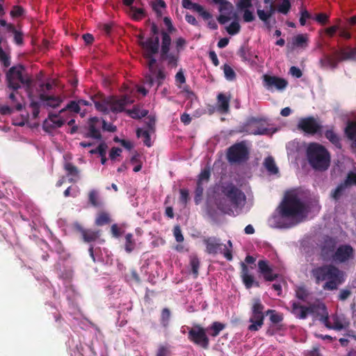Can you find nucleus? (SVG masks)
<instances>
[{
	"label": "nucleus",
	"mask_w": 356,
	"mask_h": 356,
	"mask_svg": "<svg viewBox=\"0 0 356 356\" xmlns=\"http://www.w3.org/2000/svg\"><path fill=\"white\" fill-rule=\"evenodd\" d=\"M258 272L261 275L266 282H273L275 280L278 275L274 273L273 268L269 265L266 260H259L257 263Z\"/></svg>",
	"instance_id": "nucleus-13"
},
{
	"label": "nucleus",
	"mask_w": 356,
	"mask_h": 356,
	"mask_svg": "<svg viewBox=\"0 0 356 356\" xmlns=\"http://www.w3.org/2000/svg\"><path fill=\"white\" fill-rule=\"evenodd\" d=\"M297 127L299 130L307 134L314 135L321 130L322 126L314 117L310 116L301 118L298 123Z\"/></svg>",
	"instance_id": "nucleus-11"
},
{
	"label": "nucleus",
	"mask_w": 356,
	"mask_h": 356,
	"mask_svg": "<svg viewBox=\"0 0 356 356\" xmlns=\"http://www.w3.org/2000/svg\"><path fill=\"white\" fill-rule=\"evenodd\" d=\"M170 355L169 348L165 346H161L157 351L156 356H168Z\"/></svg>",
	"instance_id": "nucleus-64"
},
{
	"label": "nucleus",
	"mask_w": 356,
	"mask_h": 356,
	"mask_svg": "<svg viewBox=\"0 0 356 356\" xmlns=\"http://www.w3.org/2000/svg\"><path fill=\"white\" fill-rule=\"evenodd\" d=\"M24 10L22 6H15L10 11V15L14 17H19L23 15Z\"/></svg>",
	"instance_id": "nucleus-59"
},
{
	"label": "nucleus",
	"mask_w": 356,
	"mask_h": 356,
	"mask_svg": "<svg viewBox=\"0 0 356 356\" xmlns=\"http://www.w3.org/2000/svg\"><path fill=\"white\" fill-rule=\"evenodd\" d=\"M346 188L347 187L344 186L343 181L341 182L335 189L332 191L330 193V197L334 201H338L344 194Z\"/></svg>",
	"instance_id": "nucleus-34"
},
{
	"label": "nucleus",
	"mask_w": 356,
	"mask_h": 356,
	"mask_svg": "<svg viewBox=\"0 0 356 356\" xmlns=\"http://www.w3.org/2000/svg\"><path fill=\"white\" fill-rule=\"evenodd\" d=\"M291 7V4L289 0H282V2L280 5H279L277 8V10L284 15H286Z\"/></svg>",
	"instance_id": "nucleus-45"
},
{
	"label": "nucleus",
	"mask_w": 356,
	"mask_h": 356,
	"mask_svg": "<svg viewBox=\"0 0 356 356\" xmlns=\"http://www.w3.org/2000/svg\"><path fill=\"white\" fill-rule=\"evenodd\" d=\"M332 54H324L319 60V65L323 69L334 70L338 67L339 63L343 61H356V47L346 46L336 49H330Z\"/></svg>",
	"instance_id": "nucleus-2"
},
{
	"label": "nucleus",
	"mask_w": 356,
	"mask_h": 356,
	"mask_svg": "<svg viewBox=\"0 0 356 356\" xmlns=\"http://www.w3.org/2000/svg\"><path fill=\"white\" fill-rule=\"evenodd\" d=\"M218 110L221 113H227L229 111V97L222 93L218 95Z\"/></svg>",
	"instance_id": "nucleus-27"
},
{
	"label": "nucleus",
	"mask_w": 356,
	"mask_h": 356,
	"mask_svg": "<svg viewBox=\"0 0 356 356\" xmlns=\"http://www.w3.org/2000/svg\"><path fill=\"white\" fill-rule=\"evenodd\" d=\"M173 234L177 242L181 243L184 241V238L179 226H175L174 227Z\"/></svg>",
	"instance_id": "nucleus-60"
},
{
	"label": "nucleus",
	"mask_w": 356,
	"mask_h": 356,
	"mask_svg": "<svg viewBox=\"0 0 356 356\" xmlns=\"http://www.w3.org/2000/svg\"><path fill=\"white\" fill-rule=\"evenodd\" d=\"M101 127L102 119L97 117L90 118L89 119L88 125V131L86 134V137L97 140H102V136L99 130Z\"/></svg>",
	"instance_id": "nucleus-14"
},
{
	"label": "nucleus",
	"mask_w": 356,
	"mask_h": 356,
	"mask_svg": "<svg viewBox=\"0 0 356 356\" xmlns=\"http://www.w3.org/2000/svg\"><path fill=\"white\" fill-rule=\"evenodd\" d=\"M305 211V204L297 193H288L285 195L279 207V213L282 218H293L302 215Z\"/></svg>",
	"instance_id": "nucleus-4"
},
{
	"label": "nucleus",
	"mask_w": 356,
	"mask_h": 356,
	"mask_svg": "<svg viewBox=\"0 0 356 356\" xmlns=\"http://www.w3.org/2000/svg\"><path fill=\"white\" fill-rule=\"evenodd\" d=\"M188 339L191 342L203 349L207 350L209 347V339L207 334V330L199 324L194 325L189 330Z\"/></svg>",
	"instance_id": "nucleus-9"
},
{
	"label": "nucleus",
	"mask_w": 356,
	"mask_h": 356,
	"mask_svg": "<svg viewBox=\"0 0 356 356\" xmlns=\"http://www.w3.org/2000/svg\"><path fill=\"white\" fill-rule=\"evenodd\" d=\"M336 251V243L332 238L326 239L321 249V255L323 260L334 259Z\"/></svg>",
	"instance_id": "nucleus-19"
},
{
	"label": "nucleus",
	"mask_w": 356,
	"mask_h": 356,
	"mask_svg": "<svg viewBox=\"0 0 356 356\" xmlns=\"http://www.w3.org/2000/svg\"><path fill=\"white\" fill-rule=\"evenodd\" d=\"M262 79L264 87L270 91H273V89L283 90L288 85L286 79L276 76L264 74Z\"/></svg>",
	"instance_id": "nucleus-12"
},
{
	"label": "nucleus",
	"mask_w": 356,
	"mask_h": 356,
	"mask_svg": "<svg viewBox=\"0 0 356 356\" xmlns=\"http://www.w3.org/2000/svg\"><path fill=\"white\" fill-rule=\"evenodd\" d=\"M316 284L326 281L323 286L325 290H335L343 282V272L337 267L329 264L316 267L312 270Z\"/></svg>",
	"instance_id": "nucleus-1"
},
{
	"label": "nucleus",
	"mask_w": 356,
	"mask_h": 356,
	"mask_svg": "<svg viewBox=\"0 0 356 356\" xmlns=\"http://www.w3.org/2000/svg\"><path fill=\"white\" fill-rule=\"evenodd\" d=\"M139 44L145 50L146 54H156L159 49V36L149 38L146 41H140Z\"/></svg>",
	"instance_id": "nucleus-20"
},
{
	"label": "nucleus",
	"mask_w": 356,
	"mask_h": 356,
	"mask_svg": "<svg viewBox=\"0 0 356 356\" xmlns=\"http://www.w3.org/2000/svg\"><path fill=\"white\" fill-rule=\"evenodd\" d=\"M325 138L329 140L336 147L341 149V143L339 136L332 130H327L325 133Z\"/></svg>",
	"instance_id": "nucleus-30"
},
{
	"label": "nucleus",
	"mask_w": 356,
	"mask_h": 356,
	"mask_svg": "<svg viewBox=\"0 0 356 356\" xmlns=\"http://www.w3.org/2000/svg\"><path fill=\"white\" fill-rule=\"evenodd\" d=\"M67 110H69L76 113H79L80 112L79 104L76 101H71L67 104V106L64 108L60 111V113H62Z\"/></svg>",
	"instance_id": "nucleus-43"
},
{
	"label": "nucleus",
	"mask_w": 356,
	"mask_h": 356,
	"mask_svg": "<svg viewBox=\"0 0 356 356\" xmlns=\"http://www.w3.org/2000/svg\"><path fill=\"white\" fill-rule=\"evenodd\" d=\"M345 328H346V325H344L341 322V321L339 319V318L338 316H334L332 330L340 331Z\"/></svg>",
	"instance_id": "nucleus-52"
},
{
	"label": "nucleus",
	"mask_w": 356,
	"mask_h": 356,
	"mask_svg": "<svg viewBox=\"0 0 356 356\" xmlns=\"http://www.w3.org/2000/svg\"><path fill=\"white\" fill-rule=\"evenodd\" d=\"M24 67L23 65L13 66L10 67L6 74L7 86L13 90L20 88V84L26 87L27 91L30 90L32 85V79L27 75L23 74Z\"/></svg>",
	"instance_id": "nucleus-5"
},
{
	"label": "nucleus",
	"mask_w": 356,
	"mask_h": 356,
	"mask_svg": "<svg viewBox=\"0 0 356 356\" xmlns=\"http://www.w3.org/2000/svg\"><path fill=\"white\" fill-rule=\"evenodd\" d=\"M353 248L349 245H341L335 251L333 260L340 263L353 258Z\"/></svg>",
	"instance_id": "nucleus-16"
},
{
	"label": "nucleus",
	"mask_w": 356,
	"mask_h": 356,
	"mask_svg": "<svg viewBox=\"0 0 356 356\" xmlns=\"http://www.w3.org/2000/svg\"><path fill=\"white\" fill-rule=\"evenodd\" d=\"M222 68L225 74V77L226 78L227 80L234 81L236 79V73L230 65L225 64Z\"/></svg>",
	"instance_id": "nucleus-42"
},
{
	"label": "nucleus",
	"mask_w": 356,
	"mask_h": 356,
	"mask_svg": "<svg viewBox=\"0 0 356 356\" xmlns=\"http://www.w3.org/2000/svg\"><path fill=\"white\" fill-rule=\"evenodd\" d=\"M232 4L227 1H225L222 3H219V11L222 14L230 15L233 10Z\"/></svg>",
	"instance_id": "nucleus-44"
},
{
	"label": "nucleus",
	"mask_w": 356,
	"mask_h": 356,
	"mask_svg": "<svg viewBox=\"0 0 356 356\" xmlns=\"http://www.w3.org/2000/svg\"><path fill=\"white\" fill-rule=\"evenodd\" d=\"M111 221V220L108 213L100 211L97 213L95 222L97 226H103L109 224Z\"/></svg>",
	"instance_id": "nucleus-31"
},
{
	"label": "nucleus",
	"mask_w": 356,
	"mask_h": 356,
	"mask_svg": "<svg viewBox=\"0 0 356 356\" xmlns=\"http://www.w3.org/2000/svg\"><path fill=\"white\" fill-rule=\"evenodd\" d=\"M265 307L260 298H254L252 300L251 315L249 319L251 324L248 326V330L251 332L258 331L264 325L266 316Z\"/></svg>",
	"instance_id": "nucleus-6"
},
{
	"label": "nucleus",
	"mask_w": 356,
	"mask_h": 356,
	"mask_svg": "<svg viewBox=\"0 0 356 356\" xmlns=\"http://www.w3.org/2000/svg\"><path fill=\"white\" fill-rule=\"evenodd\" d=\"M292 312L296 317L305 319L307 317L308 314L314 312V309L312 307H305L298 302H293L292 304Z\"/></svg>",
	"instance_id": "nucleus-22"
},
{
	"label": "nucleus",
	"mask_w": 356,
	"mask_h": 356,
	"mask_svg": "<svg viewBox=\"0 0 356 356\" xmlns=\"http://www.w3.org/2000/svg\"><path fill=\"white\" fill-rule=\"evenodd\" d=\"M95 106L96 109L103 113L107 114L109 113V104L108 98L102 101H95Z\"/></svg>",
	"instance_id": "nucleus-39"
},
{
	"label": "nucleus",
	"mask_w": 356,
	"mask_h": 356,
	"mask_svg": "<svg viewBox=\"0 0 356 356\" xmlns=\"http://www.w3.org/2000/svg\"><path fill=\"white\" fill-rule=\"evenodd\" d=\"M107 145L105 142H102L97 148L91 149L89 152L91 154H99V156L106 154Z\"/></svg>",
	"instance_id": "nucleus-51"
},
{
	"label": "nucleus",
	"mask_w": 356,
	"mask_h": 356,
	"mask_svg": "<svg viewBox=\"0 0 356 356\" xmlns=\"http://www.w3.org/2000/svg\"><path fill=\"white\" fill-rule=\"evenodd\" d=\"M264 165L268 172L270 174H277L278 168L277 167L274 159L269 156L264 159Z\"/></svg>",
	"instance_id": "nucleus-32"
},
{
	"label": "nucleus",
	"mask_w": 356,
	"mask_h": 356,
	"mask_svg": "<svg viewBox=\"0 0 356 356\" xmlns=\"http://www.w3.org/2000/svg\"><path fill=\"white\" fill-rule=\"evenodd\" d=\"M252 0H240L237 4L238 9L243 10L252 7Z\"/></svg>",
	"instance_id": "nucleus-62"
},
{
	"label": "nucleus",
	"mask_w": 356,
	"mask_h": 356,
	"mask_svg": "<svg viewBox=\"0 0 356 356\" xmlns=\"http://www.w3.org/2000/svg\"><path fill=\"white\" fill-rule=\"evenodd\" d=\"M162 35V42H161V53L165 54L167 51H170V47L171 45V38L170 35L165 31L161 32Z\"/></svg>",
	"instance_id": "nucleus-33"
},
{
	"label": "nucleus",
	"mask_w": 356,
	"mask_h": 356,
	"mask_svg": "<svg viewBox=\"0 0 356 356\" xmlns=\"http://www.w3.org/2000/svg\"><path fill=\"white\" fill-rule=\"evenodd\" d=\"M296 295L298 299L305 301L307 298L309 293L305 286H298L296 290Z\"/></svg>",
	"instance_id": "nucleus-49"
},
{
	"label": "nucleus",
	"mask_w": 356,
	"mask_h": 356,
	"mask_svg": "<svg viewBox=\"0 0 356 356\" xmlns=\"http://www.w3.org/2000/svg\"><path fill=\"white\" fill-rule=\"evenodd\" d=\"M257 14L259 18L266 24L268 23V20L270 18V16L269 15L267 11H264V10L261 9H257Z\"/></svg>",
	"instance_id": "nucleus-56"
},
{
	"label": "nucleus",
	"mask_w": 356,
	"mask_h": 356,
	"mask_svg": "<svg viewBox=\"0 0 356 356\" xmlns=\"http://www.w3.org/2000/svg\"><path fill=\"white\" fill-rule=\"evenodd\" d=\"M203 243L206 246V252L209 254H217L222 246L220 239L216 237L204 238Z\"/></svg>",
	"instance_id": "nucleus-21"
},
{
	"label": "nucleus",
	"mask_w": 356,
	"mask_h": 356,
	"mask_svg": "<svg viewBox=\"0 0 356 356\" xmlns=\"http://www.w3.org/2000/svg\"><path fill=\"white\" fill-rule=\"evenodd\" d=\"M161 60L163 61H166L168 67L171 68H175L178 65V60L179 58V52L173 53L167 51L165 54L163 53L160 54Z\"/></svg>",
	"instance_id": "nucleus-23"
},
{
	"label": "nucleus",
	"mask_w": 356,
	"mask_h": 356,
	"mask_svg": "<svg viewBox=\"0 0 356 356\" xmlns=\"http://www.w3.org/2000/svg\"><path fill=\"white\" fill-rule=\"evenodd\" d=\"M241 277L245 288L250 289L253 286L259 287V283L254 280L253 275L250 274L248 266L245 263L242 262L241 264Z\"/></svg>",
	"instance_id": "nucleus-18"
},
{
	"label": "nucleus",
	"mask_w": 356,
	"mask_h": 356,
	"mask_svg": "<svg viewBox=\"0 0 356 356\" xmlns=\"http://www.w3.org/2000/svg\"><path fill=\"white\" fill-rule=\"evenodd\" d=\"M170 315V311L168 308L163 309L161 314V323L163 326L166 327L168 325Z\"/></svg>",
	"instance_id": "nucleus-46"
},
{
	"label": "nucleus",
	"mask_w": 356,
	"mask_h": 356,
	"mask_svg": "<svg viewBox=\"0 0 356 356\" xmlns=\"http://www.w3.org/2000/svg\"><path fill=\"white\" fill-rule=\"evenodd\" d=\"M190 266L194 277H197L199 275L200 261L197 255L193 254L190 256Z\"/></svg>",
	"instance_id": "nucleus-35"
},
{
	"label": "nucleus",
	"mask_w": 356,
	"mask_h": 356,
	"mask_svg": "<svg viewBox=\"0 0 356 356\" xmlns=\"http://www.w3.org/2000/svg\"><path fill=\"white\" fill-rule=\"evenodd\" d=\"M102 127L104 131H107L109 132H115L117 131L116 126L113 125L112 123H107L103 119H102Z\"/></svg>",
	"instance_id": "nucleus-57"
},
{
	"label": "nucleus",
	"mask_w": 356,
	"mask_h": 356,
	"mask_svg": "<svg viewBox=\"0 0 356 356\" xmlns=\"http://www.w3.org/2000/svg\"><path fill=\"white\" fill-rule=\"evenodd\" d=\"M130 15L134 19L137 21L142 19L146 15L145 10L143 8H136L135 6H131Z\"/></svg>",
	"instance_id": "nucleus-37"
},
{
	"label": "nucleus",
	"mask_w": 356,
	"mask_h": 356,
	"mask_svg": "<svg viewBox=\"0 0 356 356\" xmlns=\"http://www.w3.org/2000/svg\"><path fill=\"white\" fill-rule=\"evenodd\" d=\"M65 169L67 171L69 175L74 176L78 175L77 168L70 163H67L65 164Z\"/></svg>",
	"instance_id": "nucleus-63"
},
{
	"label": "nucleus",
	"mask_w": 356,
	"mask_h": 356,
	"mask_svg": "<svg viewBox=\"0 0 356 356\" xmlns=\"http://www.w3.org/2000/svg\"><path fill=\"white\" fill-rule=\"evenodd\" d=\"M227 31L229 35L237 34L241 29V26L237 22H232L229 26L227 27Z\"/></svg>",
	"instance_id": "nucleus-50"
},
{
	"label": "nucleus",
	"mask_w": 356,
	"mask_h": 356,
	"mask_svg": "<svg viewBox=\"0 0 356 356\" xmlns=\"http://www.w3.org/2000/svg\"><path fill=\"white\" fill-rule=\"evenodd\" d=\"M204 192L203 184L197 182V186L195 189V202L198 204L200 201Z\"/></svg>",
	"instance_id": "nucleus-53"
},
{
	"label": "nucleus",
	"mask_w": 356,
	"mask_h": 356,
	"mask_svg": "<svg viewBox=\"0 0 356 356\" xmlns=\"http://www.w3.org/2000/svg\"><path fill=\"white\" fill-rule=\"evenodd\" d=\"M245 131L253 135H272L277 131V129L271 131L270 129L267 128L264 120L252 117L247 121Z\"/></svg>",
	"instance_id": "nucleus-10"
},
{
	"label": "nucleus",
	"mask_w": 356,
	"mask_h": 356,
	"mask_svg": "<svg viewBox=\"0 0 356 356\" xmlns=\"http://www.w3.org/2000/svg\"><path fill=\"white\" fill-rule=\"evenodd\" d=\"M211 176V172L209 168L204 169L199 175L198 183L203 184V181H209Z\"/></svg>",
	"instance_id": "nucleus-54"
},
{
	"label": "nucleus",
	"mask_w": 356,
	"mask_h": 356,
	"mask_svg": "<svg viewBox=\"0 0 356 356\" xmlns=\"http://www.w3.org/2000/svg\"><path fill=\"white\" fill-rule=\"evenodd\" d=\"M88 202L93 207L99 208L104 204L99 192L97 190L92 189L88 193Z\"/></svg>",
	"instance_id": "nucleus-26"
},
{
	"label": "nucleus",
	"mask_w": 356,
	"mask_h": 356,
	"mask_svg": "<svg viewBox=\"0 0 356 356\" xmlns=\"http://www.w3.org/2000/svg\"><path fill=\"white\" fill-rule=\"evenodd\" d=\"M225 324L218 321H214L206 330L209 332L210 336L212 337H216L219 335L220 332L225 328Z\"/></svg>",
	"instance_id": "nucleus-28"
},
{
	"label": "nucleus",
	"mask_w": 356,
	"mask_h": 356,
	"mask_svg": "<svg viewBox=\"0 0 356 356\" xmlns=\"http://www.w3.org/2000/svg\"><path fill=\"white\" fill-rule=\"evenodd\" d=\"M10 31L14 34V42L16 44L21 46L24 44V35L20 31L10 25Z\"/></svg>",
	"instance_id": "nucleus-40"
},
{
	"label": "nucleus",
	"mask_w": 356,
	"mask_h": 356,
	"mask_svg": "<svg viewBox=\"0 0 356 356\" xmlns=\"http://www.w3.org/2000/svg\"><path fill=\"white\" fill-rule=\"evenodd\" d=\"M237 54L241 58L243 61H250L252 54L248 46H241Z\"/></svg>",
	"instance_id": "nucleus-38"
},
{
	"label": "nucleus",
	"mask_w": 356,
	"mask_h": 356,
	"mask_svg": "<svg viewBox=\"0 0 356 356\" xmlns=\"http://www.w3.org/2000/svg\"><path fill=\"white\" fill-rule=\"evenodd\" d=\"M266 315H270V320L274 324L279 323L283 320L282 314H279L273 309H268L266 312Z\"/></svg>",
	"instance_id": "nucleus-41"
},
{
	"label": "nucleus",
	"mask_w": 356,
	"mask_h": 356,
	"mask_svg": "<svg viewBox=\"0 0 356 356\" xmlns=\"http://www.w3.org/2000/svg\"><path fill=\"white\" fill-rule=\"evenodd\" d=\"M74 229L79 232L84 242L91 243L95 241L101 235L100 230H93L91 229H85L79 223L74 225Z\"/></svg>",
	"instance_id": "nucleus-15"
},
{
	"label": "nucleus",
	"mask_w": 356,
	"mask_h": 356,
	"mask_svg": "<svg viewBox=\"0 0 356 356\" xmlns=\"http://www.w3.org/2000/svg\"><path fill=\"white\" fill-rule=\"evenodd\" d=\"M129 103V98L125 95L119 99L113 97L108 98L109 110L113 113L123 111L124 107Z\"/></svg>",
	"instance_id": "nucleus-17"
},
{
	"label": "nucleus",
	"mask_w": 356,
	"mask_h": 356,
	"mask_svg": "<svg viewBox=\"0 0 356 356\" xmlns=\"http://www.w3.org/2000/svg\"><path fill=\"white\" fill-rule=\"evenodd\" d=\"M345 134L356 145V122L350 121L348 122L345 129Z\"/></svg>",
	"instance_id": "nucleus-29"
},
{
	"label": "nucleus",
	"mask_w": 356,
	"mask_h": 356,
	"mask_svg": "<svg viewBox=\"0 0 356 356\" xmlns=\"http://www.w3.org/2000/svg\"><path fill=\"white\" fill-rule=\"evenodd\" d=\"M307 157L309 165L316 170L324 171L330 166V153L320 144H309L307 149Z\"/></svg>",
	"instance_id": "nucleus-3"
},
{
	"label": "nucleus",
	"mask_w": 356,
	"mask_h": 356,
	"mask_svg": "<svg viewBox=\"0 0 356 356\" xmlns=\"http://www.w3.org/2000/svg\"><path fill=\"white\" fill-rule=\"evenodd\" d=\"M249 159V150L244 142L237 143L229 147L227 159L230 163H241Z\"/></svg>",
	"instance_id": "nucleus-7"
},
{
	"label": "nucleus",
	"mask_w": 356,
	"mask_h": 356,
	"mask_svg": "<svg viewBox=\"0 0 356 356\" xmlns=\"http://www.w3.org/2000/svg\"><path fill=\"white\" fill-rule=\"evenodd\" d=\"M60 102L61 100L58 97L51 96L46 103V105L51 108H56L60 105Z\"/></svg>",
	"instance_id": "nucleus-58"
},
{
	"label": "nucleus",
	"mask_w": 356,
	"mask_h": 356,
	"mask_svg": "<svg viewBox=\"0 0 356 356\" xmlns=\"http://www.w3.org/2000/svg\"><path fill=\"white\" fill-rule=\"evenodd\" d=\"M154 128L152 125L151 123L148 124V129L143 130L140 128H138L136 130V135L138 138L143 137V143L147 147H151L152 146V142H151V138H150V132H154Z\"/></svg>",
	"instance_id": "nucleus-24"
},
{
	"label": "nucleus",
	"mask_w": 356,
	"mask_h": 356,
	"mask_svg": "<svg viewBox=\"0 0 356 356\" xmlns=\"http://www.w3.org/2000/svg\"><path fill=\"white\" fill-rule=\"evenodd\" d=\"M307 38L302 35L299 34L293 38V44L297 47H304L307 45Z\"/></svg>",
	"instance_id": "nucleus-48"
},
{
	"label": "nucleus",
	"mask_w": 356,
	"mask_h": 356,
	"mask_svg": "<svg viewBox=\"0 0 356 356\" xmlns=\"http://www.w3.org/2000/svg\"><path fill=\"white\" fill-rule=\"evenodd\" d=\"M0 61L5 67H8L10 65V57L5 53L1 47H0Z\"/></svg>",
	"instance_id": "nucleus-55"
},
{
	"label": "nucleus",
	"mask_w": 356,
	"mask_h": 356,
	"mask_svg": "<svg viewBox=\"0 0 356 356\" xmlns=\"http://www.w3.org/2000/svg\"><path fill=\"white\" fill-rule=\"evenodd\" d=\"M243 10L244 11L243 15L244 22H251L254 20L255 17H254L252 12H251L249 9H245Z\"/></svg>",
	"instance_id": "nucleus-61"
},
{
	"label": "nucleus",
	"mask_w": 356,
	"mask_h": 356,
	"mask_svg": "<svg viewBox=\"0 0 356 356\" xmlns=\"http://www.w3.org/2000/svg\"><path fill=\"white\" fill-rule=\"evenodd\" d=\"M136 248V242L134 238V235L131 233H128L125 235V244L124 250L127 253H131Z\"/></svg>",
	"instance_id": "nucleus-36"
},
{
	"label": "nucleus",
	"mask_w": 356,
	"mask_h": 356,
	"mask_svg": "<svg viewBox=\"0 0 356 356\" xmlns=\"http://www.w3.org/2000/svg\"><path fill=\"white\" fill-rule=\"evenodd\" d=\"M343 183L347 188L353 185H356V172H348Z\"/></svg>",
	"instance_id": "nucleus-47"
},
{
	"label": "nucleus",
	"mask_w": 356,
	"mask_h": 356,
	"mask_svg": "<svg viewBox=\"0 0 356 356\" xmlns=\"http://www.w3.org/2000/svg\"><path fill=\"white\" fill-rule=\"evenodd\" d=\"M221 192L235 207H238L245 202L244 193L232 183L222 185Z\"/></svg>",
	"instance_id": "nucleus-8"
},
{
	"label": "nucleus",
	"mask_w": 356,
	"mask_h": 356,
	"mask_svg": "<svg viewBox=\"0 0 356 356\" xmlns=\"http://www.w3.org/2000/svg\"><path fill=\"white\" fill-rule=\"evenodd\" d=\"M64 123L65 120L62 119L54 120H45L42 123V129L45 132L51 134L55 129L61 127Z\"/></svg>",
	"instance_id": "nucleus-25"
}]
</instances>
